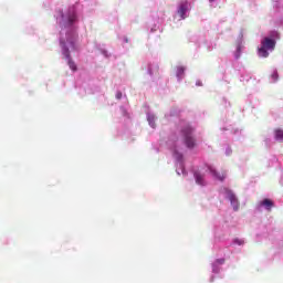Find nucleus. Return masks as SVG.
Masks as SVG:
<instances>
[{
  "mask_svg": "<svg viewBox=\"0 0 283 283\" xmlns=\"http://www.w3.org/2000/svg\"><path fill=\"white\" fill-rule=\"evenodd\" d=\"M181 135L184 138V145H186L188 149H193V147H196V138H193V128L189 125L185 126L181 129Z\"/></svg>",
  "mask_w": 283,
  "mask_h": 283,
  "instance_id": "f257e3e1",
  "label": "nucleus"
},
{
  "mask_svg": "<svg viewBox=\"0 0 283 283\" xmlns=\"http://www.w3.org/2000/svg\"><path fill=\"white\" fill-rule=\"evenodd\" d=\"M275 40L264 38L261 41V48H259V56L266 59L269 56V52H273V50H275Z\"/></svg>",
  "mask_w": 283,
  "mask_h": 283,
  "instance_id": "f03ea898",
  "label": "nucleus"
},
{
  "mask_svg": "<svg viewBox=\"0 0 283 283\" xmlns=\"http://www.w3.org/2000/svg\"><path fill=\"white\" fill-rule=\"evenodd\" d=\"M63 27L70 28V25H73L76 21V11L74 9H70L67 15L61 13Z\"/></svg>",
  "mask_w": 283,
  "mask_h": 283,
  "instance_id": "7ed1b4c3",
  "label": "nucleus"
},
{
  "mask_svg": "<svg viewBox=\"0 0 283 283\" xmlns=\"http://www.w3.org/2000/svg\"><path fill=\"white\" fill-rule=\"evenodd\" d=\"M226 193H227L228 199L230 200V202H231V205L233 207V210L238 211V209H240V201H238V197H235L233 191H231L229 189L226 190Z\"/></svg>",
  "mask_w": 283,
  "mask_h": 283,
  "instance_id": "20e7f679",
  "label": "nucleus"
},
{
  "mask_svg": "<svg viewBox=\"0 0 283 283\" xmlns=\"http://www.w3.org/2000/svg\"><path fill=\"white\" fill-rule=\"evenodd\" d=\"M187 10H189V2H181L178 9V14L180 19H186Z\"/></svg>",
  "mask_w": 283,
  "mask_h": 283,
  "instance_id": "39448f33",
  "label": "nucleus"
},
{
  "mask_svg": "<svg viewBox=\"0 0 283 283\" xmlns=\"http://www.w3.org/2000/svg\"><path fill=\"white\" fill-rule=\"evenodd\" d=\"M208 169H209V171H210V174H212V176L214 177V178H217V180H224V178H227V172L224 171V172H222V174H219L217 170H216V168H213V166H209L208 167Z\"/></svg>",
  "mask_w": 283,
  "mask_h": 283,
  "instance_id": "423d86ee",
  "label": "nucleus"
},
{
  "mask_svg": "<svg viewBox=\"0 0 283 283\" xmlns=\"http://www.w3.org/2000/svg\"><path fill=\"white\" fill-rule=\"evenodd\" d=\"M60 45L62 48V54H63L64 59H66V61L72 59V56L70 55V49H67V46L65 45V41L61 40Z\"/></svg>",
  "mask_w": 283,
  "mask_h": 283,
  "instance_id": "0eeeda50",
  "label": "nucleus"
},
{
  "mask_svg": "<svg viewBox=\"0 0 283 283\" xmlns=\"http://www.w3.org/2000/svg\"><path fill=\"white\" fill-rule=\"evenodd\" d=\"M261 206L265 207L268 211H271V209H273L274 207V203L271 199H264L263 201H261Z\"/></svg>",
  "mask_w": 283,
  "mask_h": 283,
  "instance_id": "6e6552de",
  "label": "nucleus"
},
{
  "mask_svg": "<svg viewBox=\"0 0 283 283\" xmlns=\"http://www.w3.org/2000/svg\"><path fill=\"white\" fill-rule=\"evenodd\" d=\"M196 182L197 185L205 186V177L200 175L199 172L195 174Z\"/></svg>",
  "mask_w": 283,
  "mask_h": 283,
  "instance_id": "1a4fd4ad",
  "label": "nucleus"
},
{
  "mask_svg": "<svg viewBox=\"0 0 283 283\" xmlns=\"http://www.w3.org/2000/svg\"><path fill=\"white\" fill-rule=\"evenodd\" d=\"M275 140H279L280 143H283V129H276L274 132Z\"/></svg>",
  "mask_w": 283,
  "mask_h": 283,
  "instance_id": "9d476101",
  "label": "nucleus"
},
{
  "mask_svg": "<svg viewBox=\"0 0 283 283\" xmlns=\"http://www.w3.org/2000/svg\"><path fill=\"white\" fill-rule=\"evenodd\" d=\"M67 65H69L70 70H72L73 72H76V70H77L76 63H74L72 61V57L67 60Z\"/></svg>",
  "mask_w": 283,
  "mask_h": 283,
  "instance_id": "9b49d317",
  "label": "nucleus"
},
{
  "mask_svg": "<svg viewBox=\"0 0 283 283\" xmlns=\"http://www.w3.org/2000/svg\"><path fill=\"white\" fill-rule=\"evenodd\" d=\"M277 78H280V75L277 74V71H274V72L271 74L272 83L277 82Z\"/></svg>",
  "mask_w": 283,
  "mask_h": 283,
  "instance_id": "f8f14e48",
  "label": "nucleus"
},
{
  "mask_svg": "<svg viewBox=\"0 0 283 283\" xmlns=\"http://www.w3.org/2000/svg\"><path fill=\"white\" fill-rule=\"evenodd\" d=\"M182 74H185V67L179 66L177 69V76L180 78L182 76Z\"/></svg>",
  "mask_w": 283,
  "mask_h": 283,
  "instance_id": "ddd939ff",
  "label": "nucleus"
},
{
  "mask_svg": "<svg viewBox=\"0 0 283 283\" xmlns=\"http://www.w3.org/2000/svg\"><path fill=\"white\" fill-rule=\"evenodd\" d=\"M174 157L176 158V160H178L180 163V160H182V154L178 153V151H174Z\"/></svg>",
  "mask_w": 283,
  "mask_h": 283,
  "instance_id": "4468645a",
  "label": "nucleus"
},
{
  "mask_svg": "<svg viewBox=\"0 0 283 283\" xmlns=\"http://www.w3.org/2000/svg\"><path fill=\"white\" fill-rule=\"evenodd\" d=\"M234 244H239V247H241V244H244V240H242V239H234Z\"/></svg>",
  "mask_w": 283,
  "mask_h": 283,
  "instance_id": "2eb2a0df",
  "label": "nucleus"
},
{
  "mask_svg": "<svg viewBox=\"0 0 283 283\" xmlns=\"http://www.w3.org/2000/svg\"><path fill=\"white\" fill-rule=\"evenodd\" d=\"M74 39H76L75 35H73L72 39H69V40H67V43H70V45H74Z\"/></svg>",
  "mask_w": 283,
  "mask_h": 283,
  "instance_id": "dca6fc26",
  "label": "nucleus"
},
{
  "mask_svg": "<svg viewBox=\"0 0 283 283\" xmlns=\"http://www.w3.org/2000/svg\"><path fill=\"white\" fill-rule=\"evenodd\" d=\"M116 98H118V99L123 98V93L118 92V93L116 94Z\"/></svg>",
  "mask_w": 283,
  "mask_h": 283,
  "instance_id": "f3484780",
  "label": "nucleus"
},
{
  "mask_svg": "<svg viewBox=\"0 0 283 283\" xmlns=\"http://www.w3.org/2000/svg\"><path fill=\"white\" fill-rule=\"evenodd\" d=\"M217 263H218V264H224V259H218V260H217Z\"/></svg>",
  "mask_w": 283,
  "mask_h": 283,
  "instance_id": "a211bd4d",
  "label": "nucleus"
},
{
  "mask_svg": "<svg viewBox=\"0 0 283 283\" xmlns=\"http://www.w3.org/2000/svg\"><path fill=\"white\" fill-rule=\"evenodd\" d=\"M210 1V3H213V1H216V0H209Z\"/></svg>",
  "mask_w": 283,
  "mask_h": 283,
  "instance_id": "6ab92c4d",
  "label": "nucleus"
},
{
  "mask_svg": "<svg viewBox=\"0 0 283 283\" xmlns=\"http://www.w3.org/2000/svg\"><path fill=\"white\" fill-rule=\"evenodd\" d=\"M150 125H151V127H155V125H154V124H151V123H150Z\"/></svg>",
  "mask_w": 283,
  "mask_h": 283,
  "instance_id": "aec40b11",
  "label": "nucleus"
}]
</instances>
